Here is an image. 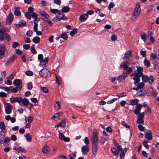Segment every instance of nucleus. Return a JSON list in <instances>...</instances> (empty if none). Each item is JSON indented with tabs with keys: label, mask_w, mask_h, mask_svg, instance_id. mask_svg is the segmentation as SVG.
Returning a JSON list of instances; mask_svg holds the SVG:
<instances>
[{
	"label": "nucleus",
	"mask_w": 159,
	"mask_h": 159,
	"mask_svg": "<svg viewBox=\"0 0 159 159\" xmlns=\"http://www.w3.org/2000/svg\"><path fill=\"white\" fill-rule=\"evenodd\" d=\"M26 17L28 19H30L31 18V15L28 12H26L25 14Z\"/></svg>",
	"instance_id": "obj_62"
},
{
	"label": "nucleus",
	"mask_w": 159,
	"mask_h": 159,
	"mask_svg": "<svg viewBox=\"0 0 159 159\" xmlns=\"http://www.w3.org/2000/svg\"><path fill=\"white\" fill-rule=\"evenodd\" d=\"M157 56L156 53H152L150 55V58L151 59L156 60L157 59Z\"/></svg>",
	"instance_id": "obj_46"
},
{
	"label": "nucleus",
	"mask_w": 159,
	"mask_h": 159,
	"mask_svg": "<svg viewBox=\"0 0 159 159\" xmlns=\"http://www.w3.org/2000/svg\"><path fill=\"white\" fill-rule=\"evenodd\" d=\"M23 104L25 106H27L29 104L28 100L26 98H24L22 100Z\"/></svg>",
	"instance_id": "obj_39"
},
{
	"label": "nucleus",
	"mask_w": 159,
	"mask_h": 159,
	"mask_svg": "<svg viewBox=\"0 0 159 159\" xmlns=\"http://www.w3.org/2000/svg\"><path fill=\"white\" fill-rule=\"evenodd\" d=\"M48 57H45L44 59L41 60L40 61L39 66L42 67H44L46 63H47L48 61Z\"/></svg>",
	"instance_id": "obj_16"
},
{
	"label": "nucleus",
	"mask_w": 159,
	"mask_h": 159,
	"mask_svg": "<svg viewBox=\"0 0 159 159\" xmlns=\"http://www.w3.org/2000/svg\"><path fill=\"white\" fill-rule=\"evenodd\" d=\"M31 16L34 19H35V18H38V15L35 12H33L32 13V14H31Z\"/></svg>",
	"instance_id": "obj_61"
},
{
	"label": "nucleus",
	"mask_w": 159,
	"mask_h": 159,
	"mask_svg": "<svg viewBox=\"0 0 159 159\" xmlns=\"http://www.w3.org/2000/svg\"><path fill=\"white\" fill-rule=\"evenodd\" d=\"M12 110V106L10 103H7L6 104L5 107V111L7 114H10Z\"/></svg>",
	"instance_id": "obj_7"
},
{
	"label": "nucleus",
	"mask_w": 159,
	"mask_h": 159,
	"mask_svg": "<svg viewBox=\"0 0 159 159\" xmlns=\"http://www.w3.org/2000/svg\"><path fill=\"white\" fill-rule=\"evenodd\" d=\"M142 39L145 42L147 39V36L145 34H144L141 36Z\"/></svg>",
	"instance_id": "obj_42"
},
{
	"label": "nucleus",
	"mask_w": 159,
	"mask_h": 159,
	"mask_svg": "<svg viewBox=\"0 0 159 159\" xmlns=\"http://www.w3.org/2000/svg\"><path fill=\"white\" fill-rule=\"evenodd\" d=\"M111 40L113 41H115L117 39V37L115 35H112L111 37Z\"/></svg>",
	"instance_id": "obj_59"
},
{
	"label": "nucleus",
	"mask_w": 159,
	"mask_h": 159,
	"mask_svg": "<svg viewBox=\"0 0 159 159\" xmlns=\"http://www.w3.org/2000/svg\"><path fill=\"white\" fill-rule=\"evenodd\" d=\"M145 133L146 134L145 137L146 139H147L149 140H151L152 139V135L151 132L150 130H146L145 131Z\"/></svg>",
	"instance_id": "obj_15"
},
{
	"label": "nucleus",
	"mask_w": 159,
	"mask_h": 159,
	"mask_svg": "<svg viewBox=\"0 0 159 159\" xmlns=\"http://www.w3.org/2000/svg\"><path fill=\"white\" fill-rule=\"evenodd\" d=\"M57 126L59 127H62L64 128L66 126L65 120L64 119L62 120L61 122L59 123L57 125Z\"/></svg>",
	"instance_id": "obj_23"
},
{
	"label": "nucleus",
	"mask_w": 159,
	"mask_h": 159,
	"mask_svg": "<svg viewBox=\"0 0 159 159\" xmlns=\"http://www.w3.org/2000/svg\"><path fill=\"white\" fill-rule=\"evenodd\" d=\"M22 81L20 79H15L13 81L14 84L16 86H18L20 90L22 87Z\"/></svg>",
	"instance_id": "obj_10"
},
{
	"label": "nucleus",
	"mask_w": 159,
	"mask_h": 159,
	"mask_svg": "<svg viewBox=\"0 0 159 159\" xmlns=\"http://www.w3.org/2000/svg\"><path fill=\"white\" fill-rule=\"evenodd\" d=\"M33 119V118L32 116H29L27 118V121L30 123L32 121Z\"/></svg>",
	"instance_id": "obj_64"
},
{
	"label": "nucleus",
	"mask_w": 159,
	"mask_h": 159,
	"mask_svg": "<svg viewBox=\"0 0 159 159\" xmlns=\"http://www.w3.org/2000/svg\"><path fill=\"white\" fill-rule=\"evenodd\" d=\"M77 29L76 28L74 29L71 31L70 35L71 36H73L77 33Z\"/></svg>",
	"instance_id": "obj_44"
},
{
	"label": "nucleus",
	"mask_w": 159,
	"mask_h": 159,
	"mask_svg": "<svg viewBox=\"0 0 159 159\" xmlns=\"http://www.w3.org/2000/svg\"><path fill=\"white\" fill-rule=\"evenodd\" d=\"M148 142V141L147 140H144L143 142V144L146 148L148 149L149 148V146L147 143Z\"/></svg>",
	"instance_id": "obj_55"
},
{
	"label": "nucleus",
	"mask_w": 159,
	"mask_h": 159,
	"mask_svg": "<svg viewBox=\"0 0 159 159\" xmlns=\"http://www.w3.org/2000/svg\"><path fill=\"white\" fill-rule=\"evenodd\" d=\"M32 41L34 43H36L39 42L40 39L39 37H35L33 38Z\"/></svg>",
	"instance_id": "obj_37"
},
{
	"label": "nucleus",
	"mask_w": 159,
	"mask_h": 159,
	"mask_svg": "<svg viewBox=\"0 0 159 159\" xmlns=\"http://www.w3.org/2000/svg\"><path fill=\"white\" fill-rule=\"evenodd\" d=\"M42 152L44 153H48L50 152L49 148L47 145H45L42 149Z\"/></svg>",
	"instance_id": "obj_21"
},
{
	"label": "nucleus",
	"mask_w": 159,
	"mask_h": 159,
	"mask_svg": "<svg viewBox=\"0 0 159 159\" xmlns=\"http://www.w3.org/2000/svg\"><path fill=\"white\" fill-rule=\"evenodd\" d=\"M25 137L27 141L30 142L31 141L32 137L28 133L26 134Z\"/></svg>",
	"instance_id": "obj_40"
},
{
	"label": "nucleus",
	"mask_w": 159,
	"mask_h": 159,
	"mask_svg": "<svg viewBox=\"0 0 159 159\" xmlns=\"http://www.w3.org/2000/svg\"><path fill=\"white\" fill-rule=\"evenodd\" d=\"M22 101V98L20 97H12L10 98V102L11 103L17 102L20 103Z\"/></svg>",
	"instance_id": "obj_12"
},
{
	"label": "nucleus",
	"mask_w": 159,
	"mask_h": 159,
	"mask_svg": "<svg viewBox=\"0 0 159 159\" xmlns=\"http://www.w3.org/2000/svg\"><path fill=\"white\" fill-rule=\"evenodd\" d=\"M41 76L43 78H46L51 75V73L47 69H43L40 70L39 73Z\"/></svg>",
	"instance_id": "obj_4"
},
{
	"label": "nucleus",
	"mask_w": 159,
	"mask_h": 159,
	"mask_svg": "<svg viewBox=\"0 0 159 159\" xmlns=\"http://www.w3.org/2000/svg\"><path fill=\"white\" fill-rule=\"evenodd\" d=\"M4 31L2 29H0V39H4Z\"/></svg>",
	"instance_id": "obj_32"
},
{
	"label": "nucleus",
	"mask_w": 159,
	"mask_h": 159,
	"mask_svg": "<svg viewBox=\"0 0 159 159\" xmlns=\"http://www.w3.org/2000/svg\"><path fill=\"white\" fill-rule=\"evenodd\" d=\"M13 87L12 86H10V87H2V89L6 91L7 92H8L10 90H11L12 89Z\"/></svg>",
	"instance_id": "obj_41"
},
{
	"label": "nucleus",
	"mask_w": 159,
	"mask_h": 159,
	"mask_svg": "<svg viewBox=\"0 0 159 159\" xmlns=\"http://www.w3.org/2000/svg\"><path fill=\"white\" fill-rule=\"evenodd\" d=\"M57 16L60 20H66L67 19L66 17L65 16L64 14L63 13L61 14L59 12Z\"/></svg>",
	"instance_id": "obj_20"
},
{
	"label": "nucleus",
	"mask_w": 159,
	"mask_h": 159,
	"mask_svg": "<svg viewBox=\"0 0 159 159\" xmlns=\"http://www.w3.org/2000/svg\"><path fill=\"white\" fill-rule=\"evenodd\" d=\"M70 9V8H69L68 6L65 7L63 6L62 9V11L64 12H68Z\"/></svg>",
	"instance_id": "obj_33"
},
{
	"label": "nucleus",
	"mask_w": 159,
	"mask_h": 159,
	"mask_svg": "<svg viewBox=\"0 0 159 159\" xmlns=\"http://www.w3.org/2000/svg\"><path fill=\"white\" fill-rule=\"evenodd\" d=\"M148 81L150 84H152L154 81L155 79L152 76H151L149 78L148 77Z\"/></svg>",
	"instance_id": "obj_36"
},
{
	"label": "nucleus",
	"mask_w": 159,
	"mask_h": 159,
	"mask_svg": "<svg viewBox=\"0 0 159 159\" xmlns=\"http://www.w3.org/2000/svg\"><path fill=\"white\" fill-rule=\"evenodd\" d=\"M61 37L64 40H66L68 38V35L65 33H63L61 35Z\"/></svg>",
	"instance_id": "obj_52"
},
{
	"label": "nucleus",
	"mask_w": 159,
	"mask_h": 159,
	"mask_svg": "<svg viewBox=\"0 0 159 159\" xmlns=\"http://www.w3.org/2000/svg\"><path fill=\"white\" fill-rule=\"evenodd\" d=\"M138 128L139 130L142 131H143L144 130V127H143L142 125H138Z\"/></svg>",
	"instance_id": "obj_58"
},
{
	"label": "nucleus",
	"mask_w": 159,
	"mask_h": 159,
	"mask_svg": "<svg viewBox=\"0 0 159 159\" xmlns=\"http://www.w3.org/2000/svg\"><path fill=\"white\" fill-rule=\"evenodd\" d=\"M136 67L137 69L136 71V72L135 73L138 75H139L140 76H142L143 74V68L139 66H136Z\"/></svg>",
	"instance_id": "obj_14"
},
{
	"label": "nucleus",
	"mask_w": 159,
	"mask_h": 159,
	"mask_svg": "<svg viewBox=\"0 0 159 159\" xmlns=\"http://www.w3.org/2000/svg\"><path fill=\"white\" fill-rule=\"evenodd\" d=\"M142 77V79L143 82H147L148 80V76L146 75H143L141 76Z\"/></svg>",
	"instance_id": "obj_35"
},
{
	"label": "nucleus",
	"mask_w": 159,
	"mask_h": 159,
	"mask_svg": "<svg viewBox=\"0 0 159 159\" xmlns=\"http://www.w3.org/2000/svg\"><path fill=\"white\" fill-rule=\"evenodd\" d=\"M143 106L140 104H138L136 105L135 107V109L134 112L135 114L138 115L140 113V110L142 109Z\"/></svg>",
	"instance_id": "obj_9"
},
{
	"label": "nucleus",
	"mask_w": 159,
	"mask_h": 159,
	"mask_svg": "<svg viewBox=\"0 0 159 159\" xmlns=\"http://www.w3.org/2000/svg\"><path fill=\"white\" fill-rule=\"evenodd\" d=\"M40 87L43 92L46 93L48 92V89L46 87H43L40 86Z\"/></svg>",
	"instance_id": "obj_47"
},
{
	"label": "nucleus",
	"mask_w": 159,
	"mask_h": 159,
	"mask_svg": "<svg viewBox=\"0 0 159 159\" xmlns=\"http://www.w3.org/2000/svg\"><path fill=\"white\" fill-rule=\"evenodd\" d=\"M98 132L96 131H93L91 136V142L92 147V152L95 154L98 150Z\"/></svg>",
	"instance_id": "obj_1"
},
{
	"label": "nucleus",
	"mask_w": 159,
	"mask_h": 159,
	"mask_svg": "<svg viewBox=\"0 0 159 159\" xmlns=\"http://www.w3.org/2000/svg\"><path fill=\"white\" fill-rule=\"evenodd\" d=\"M5 52V49L4 46H1L0 47V59H2L3 58Z\"/></svg>",
	"instance_id": "obj_13"
},
{
	"label": "nucleus",
	"mask_w": 159,
	"mask_h": 159,
	"mask_svg": "<svg viewBox=\"0 0 159 159\" xmlns=\"http://www.w3.org/2000/svg\"><path fill=\"white\" fill-rule=\"evenodd\" d=\"M14 149L16 150L18 152H25V151L24 149L22 148L21 146L14 148Z\"/></svg>",
	"instance_id": "obj_28"
},
{
	"label": "nucleus",
	"mask_w": 159,
	"mask_h": 159,
	"mask_svg": "<svg viewBox=\"0 0 159 159\" xmlns=\"http://www.w3.org/2000/svg\"><path fill=\"white\" fill-rule=\"evenodd\" d=\"M20 9V7H15L14 9V14L17 16H20L21 14V12L19 10Z\"/></svg>",
	"instance_id": "obj_26"
},
{
	"label": "nucleus",
	"mask_w": 159,
	"mask_h": 159,
	"mask_svg": "<svg viewBox=\"0 0 159 159\" xmlns=\"http://www.w3.org/2000/svg\"><path fill=\"white\" fill-rule=\"evenodd\" d=\"M7 94L3 92H0V97H6L7 96Z\"/></svg>",
	"instance_id": "obj_53"
},
{
	"label": "nucleus",
	"mask_w": 159,
	"mask_h": 159,
	"mask_svg": "<svg viewBox=\"0 0 159 159\" xmlns=\"http://www.w3.org/2000/svg\"><path fill=\"white\" fill-rule=\"evenodd\" d=\"M112 152L115 155H118L119 152L115 148H111Z\"/></svg>",
	"instance_id": "obj_48"
},
{
	"label": "nucleus",
	"mask_w": 159,
	"mask_h": 159,
	"mask_svg": "<svg viewBox=\"0 0 159 159\" xmlns=\"http://www.w3.org/2000/svg\"><path fill=\"white\" fill-rule=\"evenodd\" d=\"M18 25L20 27H23L25 25L26 22L22 20H21L19 21Z\"/></svg>",
	"instance_id": "obj_31"
},
{
	"label": "nucleus",
	"mask_w": 159,
	"mask_h": 159,
	"mask_svg": "<svg viewBox=\"0 0 159 159\" xmlns=\"http://www.w3.org/2000/svg\"><path fill=\"white\" fill-rule=\"evenodd\" d=\"M0 129L2 130H3L5 129V126L4 123L3 122H0Z\"/></svg>",
	"instance_id": "obj_43"
},
{
	"label": "nucleus",
	"mask_w": 159,
	"mask_h": 159,
	"mask_svg": "<svg viewBox=\"0 0 159 159\" xmlns=\"http://www.w3.org/2000/svg\"><path fill=\"white\" fill-rule=\"evenodd\" d=\"M141 77V76L139 75H138L134 73H133L131 75L130 78L134 80V84L136 85L140 81V78Z\"/></svg>",
	"instance_id": "obj_5"
},
{
	"label": "nucleus",
	"mask_w": 159,
	"mask_h": 159,
	"mask_svg": "<svg viewBox=\"0 0 159 159\" xmlns=\"http://www.w3.org/2000/svg\"><path fill=\"white\" fill-rule=\"evenodd\" d=\"M139 100L137 99H134L132 100L131 102V105L132 106H134L138 104Z\"/></svg>",
	"instance_id": "obj_30"
},
{
	"label": "nucleus",
	"mask_w": 159,
	"mask_h": 159,
	"mask_svg": "<svg viewBox=\"0 0 159 159\" xmlns=\"http://www.w3.org/2000/svg\"><path fill=\"white\" fill-rule=\"evenodd\" d=\"M16 58V57L14 56H13L11 59L8 61L6 63V64H7V65L11 63L13 61L15 60Z\"/></svg>",
	"instance_id": "obj_34"
},
{
	"label": "nucleus",
	"mask_w": 159,
	"mask_h": 159,
	"mask_svg": "<svg viewBox=\"0 0 159 159\" xmlns=\"http://www.w3.org/2000/svg\"><path fill=\"white\" fill-rule=\"evenodd\" d=\"M144 112H143L138 115L137 123L138 124L143 123L144 122L143 118L144 116Z\"/></svg>",
	"instance_id": "obj_6"
},
{
	"label": "nucleus",
	"mask_w": 159,
	"mask_h": 159,
	"mask_svg": "<svg viewBox=\"0 0 159 159\" xmlns=\"http://www.w3.org/2000/svg\"><path fill=\"white\" fill-rule=\"evenodd\" d=\"M32 34L33 32L32 31L29 30L26 33V35L28 36L31 37L32 35Z\"/></svg>",
	"instance_id": "obj_63"
},
{
	"label": "nucleus",
	"mask_w": 159,
	"mask_h": 159,
	"mask_svg": "<svg viewBox=\"0 0 159 159\" xmlns=\"http://www.w3.org/2000/svg\"><path fill=\"white\" fill-rule=\"evenodd\" d=\"M81 151L83 154H86L89 151V148L86 145H84L81 148Z\"/></svg>",
	"instance_id": "obj_19"
},
{
	"label": "nucleus",
	"mask_w": 159,
	"mask_h": 159,
	"mask_svg": "<svg viewBox=\"0 0 159 159\" xmlns=\"http://www.w3.org/2000/svg\"><path fill=\"white\" fill-rule=\"evenodd\" d=\"M129 64L130 62L128 60L124 61L121 63L120 68H123L124 70H126L128 68V65Z\"/></svg>",
	"instance_id": "obj_8"
},
{
	"label": "nucleus",
	"mask_w": 159,
	"mask_h": 159,
	"mask_svg": "<svg viewBox=\"0 0 159 159\" xmlns=\"http://www.w3.org/2000/svg\"><path fill=\"white\" fill-rule=\"evenodd\" d=\"M99 140L100 143L104 144L105 142L108 140V139L106 137H100Z\"/></svg>",
	"instance_id": "obj_29"
},
{
	"label": "nucleus",
	"mask_w": 159,
	"mask_h": 159,
	"mask_svg": "<svg viewBox=\"0 0 159 159\" xmlns=\"http://www.w3.org/2000/svg\"><path fill=\"white\" fill-rule=\"evenodd\" d=\"M131 52L129 50L127 51L125 54V55L124 57L123 58V60L125 59V58L129 59L131 57Z\"/></svg>",
	"instance_id": "obj_22"
},
{
	"label": "nucleus",
	"mask_w": 159,
	"mask_h": 159,
	"mask_svg": "<svg viewBox=\"0 0 159 159\" xmlns=\"http://www.w3.org/2000/svg\"><path fill=\"white\" fill-rule=\"evenodd\" d=\"M140 5L139 2L137 3L134 11L131 16V20H134L139 16L140 13Z\"/></svg>",
	"instance_id": "obj_2"
},
{
	"label": "nucleus",
	"mask_w": 159,
	"mask_h": 159,
	"mask_svg": "<svg viewBox=\"0 0 159 159\" xmlns=\"http://www.w3.org/2000/svg\"><path fill=\"white\" fill-rule=\"evenodd\" d=\"M144 85V84L143 82H142L139 83L137 85V87L136 88H134L133 89L138 90L139 89H142Z\"/></svg>",
	"instance_id": "obj_25"
},
{
	"label": "nucleus",
	"mask_w": 159,
	"mask_h": 159,
	"mask_svg": "<svg viewBox=\"0 0 159 159\" xmlns=\"http://www.w3.org/2000/svg\"><path fill=\"white\" fill-rule=\"evenodd\" d=\"M26 75L27 76H31L33 75V72L31 71L28 70L25 72Z\"/></svg>",
	"instance_id": "obj_56"
},
{
	"label": "nucleus",
	"mask_w": 159,
	"mask_h": 159,
	"mask_svg": "<svg viewBox=\"0 0 159 159\" xmlns=\"http://www.w3.org/2000/svg\"><path fill=\"white\" fill-rule=\"evenodd\" d=\"M39 12L40 14L43 16L42 19L48 22L50 26H52V22L49 19V16L46 12L42 10H40Z\"/></svg>",
	"instance_id": "obj_3"
},
{
	"label": "nucleus",
	"mask_w": 159,
	"mask_h": 159,
	"mask_svg": "<svg viewBox=\"0 0 159 159\" xmlns=\"http://www.w3.org/2000/svg\"><path fill=\"white\" fill-rule=\"evenodd\" d=\"M59 138L61 140H62L65 136L62 133H60V132H59Z\"/></svg>",
	"instance_id": "obj_60"
},
{
	"label": "nucleus",
	"mask_w": 159,
	"mask_h": 159,
	"mask_svg": "<svg viewBox=\"0 0 159 159\" xmlns=\"http://www.w3.org/2000/svg\"><path fill=\"white\" fill-rule=\"evenodd\" d=\"M121 124L123 125L124 126H125L126 128H130V126L129 125H127L126 122L124 121H122L121 122Z\"/></svg>",
	"instance_id": "obj_57"
},
{
	"label": "nucleus",
	"mask_w": 159,
	"mask_h": 159,
	"mask_svg": "<svg viewBox=\"0 0 159 159\" xmlns=\"http://www.w3.org/2000/svg\"><path fill=\"white\" fill-rule=\"evenodd\" d=\"M115 5L114 3L111 2L110 3L108 6V8L109 10L113 8Z\"/></svg>",
	"instance_id": "obj_51"
},
{
	"label": "nucleus",
	"mask_w": 159,
	"mask_h": 159,
	"mask_svg": "<svg viewBox=\"0 0 159 159\" xmlns=\"http://www.w3.org/2000/svg\"><path fill=\"white\" fill-rule=\"evenodd\" d=\"M144 63L146 66L149 67L150 65V63L149 61L147 59H145L144 61Z\"/></svg>",
	"instance_id": "obj_45"
},
{
	"label": "nucleus",
	"mask_w": 159,
	"mask_h": 159,
	"mask_svg": "<svg viewBox=\"0 0 159 159\" xmlns=\"http://www.w3.org/2000/svg\"><path fill=\"white\" fill-rule=\"evenodd\" d=\"M127 150V149L126 148H125L123 149L122 151H121V152L120 153V159H122L124 158L125 154Z\"/></svg>",
	"instance_id": "obj_27"
},
{
	"label": "nucleus",
	"mask_w": 159,
	"mask_h": 159,
	"mask_svg": "<svg viewBox=\"0 0 159 159\" xmlns=\"http://www.w3.org/2000/svg\"><path fill=\"white\" fill-rule=\"evenodd\" d=\"M88 17V15L86 14H83L79 17V20L80 21L86 20Z\"/></svg>",
	"instance_id": "obj_18"
},
{
	"label": "nucleus",
	"mask_w": 159,
	"mask_h": 159,
	"mask_svg": "<svg viewBox=\"0 0 159 159\" xmlns=\"http://www.w3.org/2000/svg\"><path fill=\"white\" fill-rule=\"evenodd\" d=\"M13 18V15L11 12L8 15L6 20V23L7 25H9L12 22Z\"/></svg>",
	"instance_id": "obj_11"
},
{
	"label": "nucleus",
	"mask_w": 159,
	"mask_h": 159,
	"mask_svg": "<svg viewBox=\"0 0 159 159\" xmlns=\"http://www.w3.org/2000/svg\"><path fill=\"white\" fill-rule=\"evenodd\" d=\"M50 11L52 13L56 14L59 12V10L57 9H50Z\"/></svg>",
	"instance_id": "obj_50"
},
{
	"label": "nucleus",
	"mask_w": 159,
	"mask_h": 159,
	"mask_svg": "<svg viewBox=\"0 0 159 159\" xmlns=\"http://www.w3.org/2000/svg\"><path fill=\"white\" fill-rule=\"evenodd\" d=\"M27 89H28L30 90L32 89L33 88L32 83L31 82H29L27 84Z\"/></svg>",
	"instance_id": "obj_49"
},
{
	"label": "nucleus",
	"mask_w": 159,
	"mask_h": 159,
	"mask_svg": "<svg viewBox=\"0 0 159 159\" xmlns=\"http://www.w3.org/2000/svg\"><path fill=\"white\" fill-rule=\"evenodd\" d=\"M63 114L62 112H60L58 113L55 114L52 117V118L55 121H57L60 119V117Z\"/></svg>",
	"instance_id": "obj_17"
},
{
	"label": "nucleus",
	"mask_w": 159,
	"mask_h": 159,
	"mask_svg": "<svg viewBox=\"0 0 159 159\" xmlns=\"http://www.w3.org/2000/svg\"><path fill=\"white\" fill-rule=\"evenodd\" d=\"M117 99V98H114L108 101L107 103L108 104H110L113 103Z\"/></svg>",
	"instance_id": "obj_54"
},
{
	"label": "nucleus",
	"mask_w": 159,
	"mask_h": 159,
	"mask_svg": "<svg viewBox=\"0 0 159 159\" xmlns=\"http://www.w3.org/2000/svg\"><path fill=\"white\" fill-rule=\"evenodd\" d=\"M10 140V139L8 137L5 138L3 141V145L5 146H8L9 145V141Z\"/></svg>",
	"instance_id": "obj_24"
},
{
	"label": "nucleus",
	"mask_w": 159,
	"mask_h": 159,
	"mask_svg": "<svg viewBox=\"0 0 159 159\" xmlns=\"http://www.w3.org/2000/svg\"><path fill=\"white\" fill-rule=\"evenodd\" d=\"M60 106L58 102H57L55 103V104L54 106V107L55 110H57L60 108Z\"/></svg>",
	"instance_id": "obj_38"
}]
</instances>
